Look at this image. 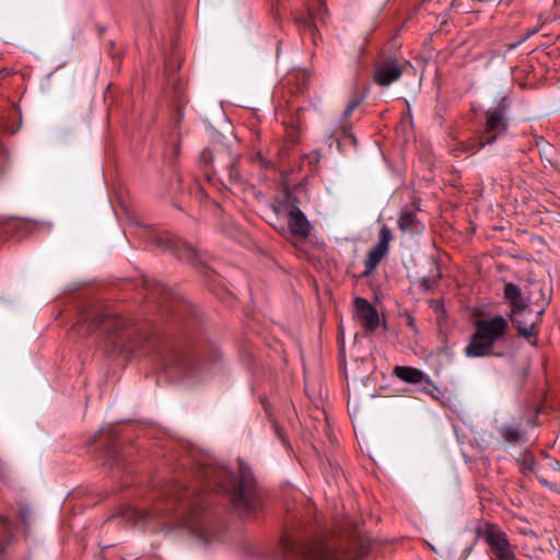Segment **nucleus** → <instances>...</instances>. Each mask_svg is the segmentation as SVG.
<instances>
[{"mask_svg":"<svg viewBox=\"0 0 560 560\" xmlns=\"http://www.w3.org/2000/svg\"><path fill=\"white\" fill-rule=\"evenodd\" d=\"M202 482V493L190 503V511L184 525L197 535H203L205 525L200 520L201 512L207 508L205 495L208 490L231 494L235 510L242 515H253L260 508L261 494L250 468L240 463V477L236 480L225 468L203 466L197 471Z\"/></svg>","mask_w":560,"mask_h":560,"instance_id":"f257e3e1","label":"nucleus"},{"mask_svg":"<svg viewBox=\"0 0 560 560\" xmlns=\"http://www.w3.org/2000/svg\"><path fill=\"white\" fill-rule=\"evenodd\" d=\"M283 552L298 560H362L370 550V539L355 526L341 541L320 537L302 538L284 534L280 540Z\"/></svg>","mask_w":560,"mask_h":560,"instance_id":"f03ea898","label":"nucleus"},{"mask_svg":"<svg viewBox=\"0 0 560 560\" xmlns=\"http://www.w3.org/2000/svg\"><path fill=\"white\" fill-rule=\"evenodd\" d=\"M509 328V318L502 315L477 319L465 354L470 358L490 355L494 345L504 339Z\"/></svg>","mask_w":560,"mask_h":560,"instance_id":"7ed1b4c3","label":"nucleus"},{"mask_svg":"<svg viewBox=\"0 0 560 560\" xmlns=\"http://www.w3.org/2000/svg\"><path fill=\"white\" fill-rule=\"evenodd\" d=\"M511 106V100L502 96L498 103L486 112L485 130L478 138L470 140L464 150L476 153L488 144H492L498 138L508 131V112Z\"/></svg>","mask_w":560,"mask_h":560,"instance_id":"20e7f679","label":"nucleus"},{"mask_svg":"<svg viewBox=\"0 0 560 560\" xmlns=\"http://www.w3.org/2000/svg\"><path fill=\"white\" fill-rule=\"evenodd\" d=\"M503 294L511 307L510 320L515 325L518 334L529 340L536 334L535 320H523V315L527 313L528 316L533 317L529 307L530 299L524 296L522 290L511 282L505 284Z\"/></svg>","mask_w":560,"mask_h":560,"instance_id":"39448f33","label":"nucleus"},{"mask_svg":"<svg viewBox=\"0 0 560 560\" xmlns=\"http://www.w3.org/2000/svg\"><path fill=\"white\" fill-rule=\"evenodd\" d=\"M478 534L494 553V559L499 560L515 555L506 534L498 525L486 523L478 529Z\"/></svg>","mask_w":560,"mask_h":560,"instance_id":"423d86ee","label":"nucleus"},{"mask_svg":"<svg viewBox=\"0 0 560 560\" xmlns=\"http://www.w3.org/2000/svg\"><path fill=\"white\" fill-rule=\"evenodd\" d=\"M88 324V330L89 332L91 330L97 329V328H104L108 330L110 335H114L113 343L117 347H124L122 339L125 338L124 335H120L119 331L126 329L127 327V320L115 315L109 314H103V315H95L92 318L90 316H84L82 318Z\"/></svg>","mask_w":560,"mask_h":560,"instance_id":"0eeeda50","label":"nucleus"},{"mask_svg":"<svg viewBox=\"0 0 560 560\" xmlns=\"http://www.w3.org/2000/svg\"><path fill=\"white\" fill-rule=\"evenodd\" d=\"M409 62L399 58H386L380 62L374 71V81L381 86H388L398 81Z\"/></svg>","mask_w":560,"mask_h":560,"instance_id":"6e6552de","label":"nucleus"},{"mask_svg":"<svg viewBox=\"0 0 560 560\" xmlns=\"http://www.w3.org/2000/svg\"><path fill=\"white\" fill-rule=\"evenodd\" d=\"M353 317L362 326L365 335L373 334L380 325L377 310L364 298L358 296L353 301Z\"/></svg>","mask_w":560,"mask_h":560,"instance_id":"1a4fd4ad","label":"nucleus"},{"mask_svg":"<svg viewBox=\"0 0 560 560\" xmlns=\"http://www.w3.org/2000/svg\"><path fill=\"white\" fill-rule=\"evenodd\" d=\"M393 240L392 230L383 224L380 229L378 241L376 245L369 252L366 259L364 260V275L368 276L375 270L377 265L387 255L389 249V243Z\"/></svg>","mask_w":560,"mask_h":560,"instance_id":"9d476101","label":"nucleus"},{"mask_svg":"<svg viewBox=\"0 0 560 560\" xmlns=\"http://www.w3.org/2000/svg\"><path fill=\"white\" fill-rule=\"evenodd\" d=\"M360 104L361 100L358 97L349 101L342 113L340 121L328 132V139L338 143L341 139H349L352 143H355V138L352 133V124L349 119Z\"/></svg>","mask_w":560,"mask_h":560,"instance_id":"9b49d317","label":"nucleus"},{"mask_svg":"<svg viewBox=\"0 0 560 560\" xmlns=\"http://www.w3.org/2000/svg\"><path fill=\"white\" fill-rule=\"evenodd\" d=\"M393 375L408 384H424L421 390L427 394H431V388H436L430 377L417 368L397 365L393 370Z\"/></svg>","mask_w":560,"mask_h":560,"instance_id":"f8f14e48","label":"nucleus"},{"mask_svg":"<svg viewBox=\"0 0 560 560\" xmlns=\"http://www.w3.org/2000/svg\"><path fill=\"white\" fill-rule=\"evenodd\" d=\"M288 225L293 236L305 238L310 233V223L301 209L294 207L288 214Z\"/></svg>","mask_w":560,"mask_h":560,"instance_id":"ddd939ff","label":"nucleus"},{"mask_svg":"<svg viewBox=\"0 0 560 560\" xmlns=\"http://www.w3.org/2000/svg\"><path fill=\"white\" fill-rule=\"evenodd\" d=\"M398 226L401 232L418 235L424 231V224L417 218V214L410 210H402L399 219Z\"/></svg>","mask_w":560,"mask_h":560,"instance_id":"4468645a","label":"nucleus"},{"mask_svg":"<svg viewBox=\"0 0 560 560\" xmlns=\"http://www.w3.org/2000/svg\"><path fill=\"white\" fill-rule=\"evenodd\" d=\"M308 15H299L295 16V23L304 31L310 32L311 35H314L315 32V20L319 19L322 14L326 12V7L323 3H319L318 13L315 14L310 8H307Z\"/></svg>","mask_w":560,"mask_h":560,"instance_id":"2eb2a0df","label":"nucleus"},{"mask_svg":"<svg viewBox=\"0 0 560 560\" xmlns=\"http://www.w3.org/2000/svg\"><path fill=\"white\" fill-rule=\"evenodd\" d=\"M538 291H539L540 295L542 296V303H541V305L539 306V310H537V311L535 312V314H534V312L532 311V316H533V317L528 316V315H527V313H525V314L523 315V320H530V319H533V320H535V325L537 324V320L539 319V317L544 314L545 308H546V306H547V305H548V303H549V299H547V298H545V296H544L542 289H541V288H539V289H538ZM535 332H537V330H536V329H535ZM535 335H537V334H535ZM528 341H529L530 343L535 345V343H536V336L530 337Z\"/></svg>","mask_w":560,"mask_h":560,"instance_id":"dca6fc26","label":"nucleus"},{"mask_svg":"<svg viewBox=\"0 0 560 560\" xmlns=\"http://www.w3.org/2000/svg\"><path fill=\"white\" fill-rule=\"evenodd\" d=\"M499 433L510 444H516L521 439V432L516 427L503 425L500 428Z\"/></svg>","mask_w":560,"mask_h":560,"instance_id":"f3484780","label":"nucleus"},{"mask_svg":"<svg viewBox=\"0 0 560 560\" xmlns=\"http://www.w3.org/2000/svg\"><path fill=\"white\" fill-rule=\"evenodd\" d=\"M196 362L190 359L186 358L179 361L178 368L180 372L183 373L184 377H189L195 369Z\"/></svg>","mask_w":560,"mask_h":560,"instance_id":"a211bd4d","label":"nucleus"},{"mask_svg":"<svg viewBox=\"0 0 560 560\" xmlns=\"http://www.w3.org/2000/svg\"><path fill=\"white\" fill-rule=\"evenodd\" d=\"M522 470L524 474H527V472L537 474V464L533 457H525L522 460Z\"/></svg>","mask_w":560,"mask_h":560,"instance_id":"6ab92c4d","label":"nucleus"},{"mask_svg":"<svg viewBox=\"0 0 560 560\" xmlns=\"http://www.w3.org/2000/svg\"><path fill=\"white\" fill-rule=\"evenodd\" d=\"M537 28H532V30H528L526 32V34L521 38L518 39L516 43H513V44H509L508 45V49L511 50V49H514L516 48L517 46H520L522 43H524L527 38H529L530 36H533L534 34L537 33Z\"/></svg>","mask_w":560,"mask_h":560,"instance_id":"aec40b11","label":"nucleus"},{"mask_svg":"<svg viewBox=\"0 0 560 560\" xmlns=\"http://www.w3.org/2000/svg\"><path fill=\"white\" fill-rule=\"evenodd\" d=\"M419 285L422 290L429 291L435 285V280H432L429 277H423L419 280Z\"/></svg>","mask_w":560,"mask_h":560,"instance_id":"412c9836","label":"nucleus"},{"mask_svg":"<svg viewBox=\"0 0 560 560\" xmlns=\"http://www.w3.org/2000/svg\"><path fill=\"white\" fill-rule=\"evenodd\" d=\"M229 176L231 182H237L240 179V174L237 171V166L235 163H232L229 168Z\"/></svg>","mask_w":560,"mask_h":560,"instance_id":"4be33fe9","label":"nucleus"},{"mask_svg":"<svg viewBox=\"0 0 560 560\" xmlns=\"http://www.w3.org/2000/svg\"><path fill=\"white\" fill-rule=\"evenodd\" d=\"M20 518L23 523H27L31 517V511L27 508H22L19 512Z\"/></svg>","mask_w":560,"mask_h":560,"instance_id":"5701e85b","label":"nucleus"},{"mask_svg":"<svg viewBox=\"0 0 560 560\" xmlns=\"http://www.w3.org/2000/svg\"><path fill=\"white\" fill-rule=\"evenodd\" d=\"M136 513L139 514V517L142 521H145L150 516V513L148 511H137Z\"/></svg>","mask_w":560,"mask_h":560,"instance_id":"b1692460","label":"nucleus"},{"mask_svg":"<svg viewBox=\"0 0 560 560\" xmlns=\"http://www.w3.org/2000/svg\"><path fill=\"white\" fill-rule=\"evenodd\" d=\"M19 228H25V229H31V228H34V224L31 223V222H20L19 223Z\"/></svg>","mask_w":560,"mask_h":560,"instance_id":"393cba45","label":"nucleus"},{"mask_svg":"<svg viewBox=\"0 0 560 560\" xmlns=\"http://www.w3.org/2000/svg\"><path fill=\"white\" fill-rule=\"evenodd\" d=\"M276 433L281 439L282 443L287 444V441H285L284 436L282 435V431L278 427H276Z\"/></svg>","mask_w":560,"mask_h":560,"instance_id":"a878e982","label":"nucleus"},{"mask_svg":"<svg viewBox=\"0 0 560 560\" xmlns=\"http://www.w3.org/2000/svg\"><path fill=\"white\" fill-rule=\"evenodd\" d=\"M537 478L542 486L550 487V483L542 476H537Z\"/></svg>","mask_w":560,"mask_h":560,"instance_id":"bb28decb","label":"nucleus"},{"mask_svg":"<svg viewBox=\"0 0 560 560\" xmlns=\"http://www.w3.org/2000/svg\"><path fill=\"white\" fill-rule=\"evenodd\" d=\"M5 470V465L3 460L0 458V477H3Z\"/></svg>","mask_w":560,"mask_h":560,"instance_id":"cd10ccee","label":"nucleus"},{"mask_svg":"<svg viewBox=\"0 0 560 560\" xmlns=\"http://www.w3.org/2000/svg\"><path fill=\"white\" fill-rule=\"evenodd\" d=\"M491 560H498V559H491ZM499 560H515V555H512L511 557L509 556L508 558H502Z\"/></svg>","mask_w":560,"mask_h":560,"instance_id":"c85d7f7f","label":"nucleus"},{"mask_svg":"<svg viewBox=\"0 0 560 560\" xmlns=\"http://www.w3.org/2000/svg\"><path fill=\"white\" fill-rule=\"evenodd\" d=\"M551 466H552V468H553V469H559V462H557V460H556V462H553V463L551 464Z\"/></svg>","mask_w":560,"mask_h":560,"instance_id":"c756f323","label":"nucleus"},{"mask_svg":"<svg viewBox=\"0 0 560 560\" xmlns=\"http://www.w3.org/2000/svg\"><path fill=\"white\" fill-rule=\"evenodd\" d=\"M408 325L411 326V327L413 326V319L412 318H409Z\"/></svg>","mask_w":560,"mask_h":560,"instance_id":"7c9ffc66","label":"nucleus"}]
</instances>
